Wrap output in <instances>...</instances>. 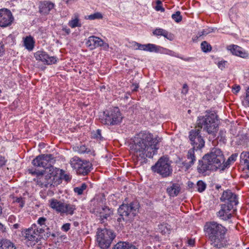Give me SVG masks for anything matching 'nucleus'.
Returning <instances> with one entry per match:
<instances>
[{
	"label": "nucleus",
	"mask_w": 249,
	"mask_h": 249,
	"mask_svg": "<svg viewBox=\"0 0 249 249\" xmlns=\"http://www.w3.org/2000/svg\"><path fill=\"white\" fill-rule=\"evenodd\" d=\"M159 141L153 138L152 134L142 131L136 134L129 144L131 152L137 158L145 159L152 158L159 149Z\"/></svg>",
	"instance_id": "nucleus-1"
},
{
	"label": "nucleus",
	"mask_w": 249,
	"mask_h": 249,
	"mask_svg": "<svg viewBox=\"0 0 249 249\" xmlns=\"http://www.w3.org/2000/svg\"><path fill=\"white\" fill-rule=\"evenodd\" d=\"M97 241L102 249H109L116 237L114 232L107 228L98 229L97 231Z\"/></svg>",
	"instance_id": "nucleus-7"
},
{
	"label": "nucleus",
	"mask_w": 249,
	"mask_h": 249,
	"mask_svg": "<svg viewBox=\"0 0 249 249\" xmlns=\"http://www.w3.org/2000/svg\"><path fill=\"white\" fill-rule=\"evenodd\" d=\"M71 224L69 223L64 224L61 228L63 231H68L70 229Z\"/></svg>",
	"instance_id": "nucleus-47"
},
{
	"label": "nucleus",
	"mask_w": 249,
	"mask_h": 249,
	"mask_svg": "<svg viewBox=\"0 0 249 249\" xmlns=\"http://www.w3.org/2000/svg\"><path fill=\"white\" fill-rule=\"evenodd\" d=\"M36 60L41 61L44 64L52 65L55 64L57 61L56 56H50L49 54L44 51H38L34 54Z\"/></svg>",
	"instance_id": "nucleus-20"
},
{
	"label": "nucleus",
	"mask_w": 249,
	"mask_h": 249,
	"mask_svg": "<svg viewBox=\"0 0 249 249\" xmlns=\"http://www.w3.org/2000/svg\"><path fill=\"white\" fill-rule=\"evenodd\" d=\"M228 49L231 53L234 55L239 56L243 58H247L249 57L248 52L243 48L236 45H231L228 47Z\"/></svg>",
	"instance_id": "nucleus-22"
},
{
	"label": "nucleus",
	"mask_w": 249,
	"mask_h": 249,
	"mask_svg": "<svg viewBox=\"0 0 249 249\" xmlns=\"http://www.w3.org/2000/svg\"><path fill=\"white\" fill-rule=\"evenodd\" d=\"M65 180H69L70 179H69V176H68V175H65Z\"/></svg>",
	"instance_id": "nucleus-60"
},
{
	"label": "nucleus",
	"mask_w": 249,
	"mask_h": 249,
	"mask_svg": "<svg viewBox=\"0 0 249 249\" xmlns=\"http://www.w3.org/2000/svg\"><path fill=\"white\" fill-rule=\"evenodd\" d=\"M162 36H163L165 38L171 41L173 40L174 39L173 35L171 33H169L166 30H165Z\"/></svg>",
	"instance_id": "nucleus-42"
},
{
	"label": "nucleus",
	"mask_w": 249,
	"mask_h": 249,
	"mask_svg": "<svg viewBox=\"0 0 249 249\" xmlns=\"http://www.w3.org/2000/svg\"><path fill=\"white\" fill-rule=\"evenodd\" d=\"M68 24L72 28H74L77 27H80L82 24L80 22L78 15L75 14L74 18H72L71 20H70L69 21Z\"/></svg>",
	"instance_id": "nucleus-30"
},
{
	"label": "nucleus",
	"mask_w": 249,
	"mask_h": 249,
	"mask_svg": "<svg viewBox=\"0 0 249 249\" xmlns=\"http://www.w3.org/2000/svg\"><path fill=\"white\" fill-rule=\"evenodd\" d=\"M217 115L213 111L206 112L205 116L198 117L197 125L201 129L203 128L208 134L215 136V133L218 126Z\"/></svg>",
	"instance_id": "nucleus-5"
},
{
	"label": "nucleus",
	"mask_w": 249,
	"mask_h": 249,
	"mask_svg": "<svg viewBox=\"0 0 249 249\" xmlns=\"http://www.w3.org/2000/svg\"><path fill=\"white\" fill-rule=\"evenodd\" d=\"M48 231V232H47V237H49L50 235H51L53 237H55V233H51L50 231Z\"/></svg>",
	"instance_id": "nucleus-58"
},
{
	"label": "nucleus",
	"mask_w": 249,
	"mask_h": 249,
	"mask_svg": "<svg viewBox=\"0 0 249 249\" xmlns=\"http://www.w3.org/2000/svg\"><path fill=\"white\" fill-rule=\"evenodd\" d=\"M92 138L95 139L97 140H102L103 139V137L101 135V129H97L96 131H93L91 133Z\"/></svg>",
	"instance_id": "nucleus-34"
},
{
	"label": "nucleus",
	"mask_w": 249,
	"mask_h": 249,
	"mask_svg": "<svg viewBox=\"0 0 249 249\" xmlns=\"http://www.w3.org/2000/svg\"><path fill=\"white\" fill-rule=\"evenodd\" d=\"M180 186L178 183H173L171 186L167 188V192L170 196H177L180 191Z\"/></svg>",
	"instance_id": "nucleus-24"
},
{
	"label": "nucleus",
	"mask_w": 249,
	"mask_h": 249,
	"mask_svg": "<svg viewBox=\"0 0 249 249\" xmlns=\"http://www.w3.org/2000/svg\"><path fill=\"white\" fill-rule=\"evenodd\" d=\"M241 89L240 86L239 85H234V87L232 88V91L233 93L237 94L240 91Z\"/></svg>",
	"instance_id": "nucleus-48"
},
{
	"label": "nucleus",
	"mask_w": 249,
	"mask_h": 249,
	"mask_svg": "<svg viewBox=\"0 0 249 249\" xmlns=\"http://www.w3.org/2000/svg\"><path fill=\"white\" fill-rule=\"evenodd\" d=\"M16 202L18 203L19 204V207L22 208L23 207L24 205V201L23 200V198L21 197H17L15 201Z\"/></svg>",
	"instance_id": "nucleus-45"
},
{
	"label": "nucleus",
	"mask_w": 249,
	"mask_h": 249,
	"mask_svg": "<svg viewBox=\"0 0 249 249\" xmlns=\"http://www.w3.org/2000/svg\"><path fill=\"white\" fill-rule=\"evenodd\" d=\"M188 92V86L186 84H184L181 90V93L186 94Z\"/></svg>",
	"instance_id": "nucleus-49"
},
{
	"label": "nucleus",
	"mask_w": 249,
	"mask_h": 249,
	"mask_svg": "<svg viewBox=\"0 0 249 249\" xmlns=\"http://www.w3.org/2000/svg\"><path fill=\"white\" fill-rule=\"evenodd\" d=\"M86 45L91 50L99 47H103L105 49H107L109 48V45L107 43H105L100 37L94 36L88 37V40L86 42Z\"/></svg>",
	"instance_id": "nucleus-19"
},
{
	"label": "nucleus",
	"mask_w": 249,
	"mask_h": 249,
	"mask_svg": "<svg viewBox=\"0 0 249 249\" xmlns=\"http://www.w3.org/2000/svg\"><path fill=\"white\" fill-rule=\"evenodd\" d=\"M54 157L52 154H42L37 156L32 160V164L35 167H42V170L39 171L36 169H31L30 173L32 175H36L34 179L37 185L42 188H47L53 185V179L52 177L47 175L44 176V169L53 168L52 163L53 162Z\"/></svg>",
	"instance_id": "nucleus-2"
},
{
	"label": "nucleus",
	"mask_w": 249,
	"mask_h": 249,
	"mask_svg": "<svg viewBox=\"0 0 249 249\" xmlns=\"http://www.w3.org/2000/svg\"><path fill=\"white\" fill-rule=\"evenodd\" d=\"M211 31L207 32V31H205V30H203V31H202L201 32H199L198 33V36L200 37L202 36L207 35Z\"/></svg>",
	"instance_id": "nucleus-54"
},
{
	"label": "nucleus",
	"mask_w": 249,
	"mask_h": 249,
	"mask_svg": "<svg viewBox=\"0 0 249 249\" xmlns=\"http://www.w3.org/2000/svg\"><path fill=\"white\" fill-rule=\"evenodd\" d=\"M178 58H179L183 60H184L185 61H192V59H193V57H187V58H184L182 56H180L179 55H178V57H177Z\"/></svg>",
	"instance_id": "nucleus-53"
},
{
	"label": "nucleus",
	"mask_w": 249,
	"mask_h": 249,
	"mask_svg": "<svg viewBox=\"0 0 249 249\" xmlns=\"http://www.w3.org/2000/svg\"><path fill=\"white\" fill-rule=\"evenodd\" d=\"M188 244L191 246H194L195 244V240L193 239H190L188 241Z\"/></svg>",
	"instance_id": "nucleus-55"
},
{
	"label": "nucleus",
	"mask_w": 249,
	"mask_h": 249,
	"mask_svg": "<svg viewBox=\"0 0 249 249\" xmlns=\"http://www.w3.org/2000/svg\"><path fill=\"white\" fill-rule=\"evenodd\" d=\"M23 43L25 48L29 51H31L34 48L35 41L34 38L29 36L24 38Z\"/></svg>",
	"instance_id": "nucleus-25"
},
{
	"label": "nucleus",
	"mask_w": 249,
	"mask_h": 249,
	"mask_svg": "<svg viewBox=\"0 0 249 249\" xmlns=\"http://www.w3.org/2000/svg\"><path fill=\"white\" fill-rule=\"evenodd\" d=\"M7 161L5 157L0 155V168L5 165Z\"/></svg>",
	"instance_id": "nucleus-46"
},
{
	"label": "nucleus",
	"mask_w": 249,
	"mask_h": 249,
	"mask_svg": "<svg viewBox=\"0 0 249 249\" xmlns=\"http://www.w3.org/2000/svg\"><path fill=\"white\" fill-rule=\"evenodd\" d=\"M155 9L157 11L164 12L165 9L162 6V2L160 0H157Z\"/></svg>",
	"instance_id": "nucleus-40"
},
{
	"label": "nucleus",
	"mask_w": 249,
	"mask_h": 249,
	"mask_svg": "<svg viewBox=\"0 0 249 249\" xmlns=\"http://www.w3.org/2000/svg\"><path fill=\"white\" fill-rule=\"evenodd\" d=\"M124 98H126V99H128V96L126 95L124 96Z\"/></svg>",
	"instance_id": "nucleus-63"
},
{
	"label": "nucleus",
	"mask_w": 249,
	"mask_h": 249,
	"mask_svg": "<svg viewBox=\"0 0 249 249\" xmlns=\"http://www.w3.org/2000/svg\"><path fill=\"white\" fill-rule=\"evenodd\" d=\"M220 199L221 202L225 203L221 205V209L217 213V216L223 220H228L232 217L230 212L238 203V196L231 190H227L223 192Z\"/></svg>",
	"instance_id": "nucleus-4"
},
{
	"label": "nucleus",
	"mask_w": 249,
	"mask_h": 249,
	"mask_svg": "<svg viewBox=\"0 0 249 249\" xmlns=\"http://www.w3.org/2000/svg\"><path fill=\"white\" fill-rule=\"evenodd\" d=\"M87 185L86 183H83L80 186L74 188L73 191L78 195H81L83 194L84 191L86 190Z\"/></svg>",
	"instance_id": "nucleus-32"
},
{
	"label": "nucleus",
	"mask_w": 249,
	"mask_h": 249,
	"mask_svg": "<svg viewBox=\"0 0 249 249\" xmlns=\"http://www.w3.org/2000/svg\"><path fill=\"white\" fill-rule=\"evenodd\" d=\"M245 167L249 170V160L248 161H245V163H244Z\"/></svg>",
	"instance_id": "nucleus-59"
},
{
	"label": "nucleus",
	"mask_w": 249,
	"mask_h": 249,
	"mask_svg": "<svg viewBox=\"0 0 249 249\" xmlns=\"http://www.w3.org/2000/svg\"><path fill=\"white\" fill-rule=\"evenodd\" d=\"M122 221H125L126 223H130L132 221L131 219H129L124 216L120 215L119 217L117 218V222L120 223Z\"/></svg>",
	"instance_id": "nucleus-43"
},
{
	"label": "nucleus",
	"mask_w": 249,
	"mask_h": 249,
	"mask_svg": "<svg viewBox=\"0 0 249 249\" xmlns=\"http://www.w3.org/2000/svg\"><path fill=\"white\" fill-rule=\"evenodd\" d=\"M70 164L77 174L83 176L87 175L90 171L92 167L89 161L82 160L76 156L71 159Z\"/></svg>",
	"instance_id": "nucleus-12"
},
{
	"label": "nucleus",
	"mask_w": 249,
	"mask_h": 249,
	"mask_svg": "<svg viewBox=\"0 0 249 249\" xmlns=\"http://www.w3.org/2000/svg\"><path fill=\"white\" fill-rule=\"evenodd\" d=\"M113 249H138L136 247L132 244L125 242H120L117 243L114 247Z\"/></svg>",
	"instance_id": "nucleus-26"
},
{
	"label": "nucleus",
	"mask_w": 249,
	"mask_h": 249,
	"mask_svg": "<svg viewBox=\"0 0 249 249\" xmlns=\"http://www.w3.org/2000/svg\"><path fill=\"white\" fill-rule=\"evenodd\" d=\"M62 30L64 31L67 35H69L71 33V30L67 27H63Z\"/></svg>",
	"instance_id": "nucleus-56"
},
{
	"label": "nucleus",
	"mask_w": 249,
	"mask_h": 249,
	"mask_svg": "<svg viewBox=\"0 0 249 249\" xmlns=\"http://www.w3.org/2000/svg\"><path fill=\"white\" fill-rule=\"evenodd\" d=\"M172 18L177 23L180 22L182 19V16L179 11H177L174 14H172Z\"/></svg>",
	"instance_id": "nucleus-36"
},
{
	"label": "nucleus",
	"mask_w": 249,
	"mask_h": 249,
	"mask_svg": "<svg viewBox=\"0 0 249 249\" xmlns=\"http://www.w3.org/2000/svg\"><path fill=\"white\" fill-rule=\"evenodd\" d=\"M135 46L137 47L136 49L140 50L149 52H154L156 53H160L175 57H178V54L176 53L174 51L159 46H157L154 44L148 43L146 44H141L140 43L135 42Z\"/></svg>",
	"instance_id": "nucleus-13"
},
{
	"label": "nucleus",
	"mask_w": 249,
	"mask_h": 249,
	"mask_svg": "<svg viewBox=\"0 0 249 249\" xmlns=\"http://www.w3.org/2000/svg\"><path fill=\"white\" fill-rule=\"evenodd\" d=\"M245 101L249 105V86L246 91V96L245 98Z\"/></svg>",
	"instance_id": "nucleus-52"
},
{
	"label": "nucleus",
	"mask_w": 249,
	"mask_h": 249,
	"mask_svg": "<svg viewBox=\"0 0 249 249\" xmlns=\"http://www.w3.org/2000/svg\"><path fill=\"white\" fill-rule=\"evenodd\" d=\"M14 18L11 11L7 8L0 9V27H6L11 25Z\"/></svg>",
	"instance_id": "nucleus-18"
},
{
	"label": "nucleus",
	"mask_w": 249,
	"mask_h": 249,
	"mask_svg": "<svg viewBox=\"0 0 249 249\" xmlns=\"http://www.w3.org/2000/svg\"><path fill=\"white\" fill-rule=\"evenodd\" d=\"M139 207L137 201H133L129 204L123 203L118 208V213L119 215L124 216L132 221Z\"/></svg>",
	"instance_id": "nucleus-14"
},
{
	"label": "nucleus",
	"mask_w": 249,
	"mask_h": 249,
	"mask_svg": "<svg viewBox=\"0 0 249 249\" xmlns=\"http://www.w3.org/2000/svg\"><path fill=\"white\" fill-rule=\"evenodd\" d=\"M103 18L102 15L99 12H96L93 14H91L88 16V19L90 20H94L95 19H101Z\"/></svg>",
	"instance_id": "nucleus-37"
},
{
	"label": "nucleus",
	"mask_w": 249,
	"mask_h": 249,
	"mask_svg": "<svg viewBox=\"0 0 249 249\" xmlns=\"http://www.w3.org/2000/svg\"><path fill=\"white\" fill-rule=\"evenodd\" d=\"M204 231L213 247L220 249L226 246L225 236L227 229L225 227L216 222L211 221L205 224Z\"/></svg>",
	"instance_id": "nucleus-3"
},
{
	"label": "nucleus",
	"mask_w": 249,
	"mask_h": 249,
	"mask_svg": "<svg viewBox=\"0 0 249 249\" xmlns=\"http://www.w3.org/2000/svg\"><path fill=\"white\" fill-rule=\"evenodd\" d=\"M93 213L96 215L101 223H104L111 215H113V211L111 208L107 206H102L100 204H98V205L93 209Z\"/></svg>",
	"instance_id": "nucleus-15"
},
{
	"label": "nucleus",
	"mask_w": 249,
	"mask_h": 249,
	"mask_svg": "<svg viewBox=\"0 0 249 249\" xmlns=\"http://www.w3.org/2000/svg\"><path fill=\"white\" fill-rule=\"evenodd\" d=\"M131 87L133 88L132 90L133 91H136L139 87V84L135 83L132 84Z\"/></svg>",
	"instance_id": "nucleus-50"
},
{
	"label": "nucleus",
	"mask_w": 249,
	"mask_h": 249,
	"mask_svg": "<svg viewBox=\"0 0 249 249\" xmlns=\"http://www.w3.org/2000/svg\"><path fill=\"white\" fill-rule=\"evenodd\" d=\"M211 162L205 154L201 159L198 160L196 170L199 174L206 175L209 171H216Z\"/></svg>",
	"instance_id": "nucleus-17"
},
{
	"label": "nucleus",
	"mask_w": 249,
	"mask_h": 249,
	"mask_svg": "<svg viewBox=\"0 0 249 249\" xmlns=\"http://www.w3.org/2000/svg\"><path fill=\"white\" fill-rule=\"evenodd\" d=\"M146 249H151V248L149 247H147Z\"/></svg>",
	"instance_id": "nucleus-64"
},
{
	"label": "nucleus",
	"mask_w": 249,
	"mask_h": 249,
	"mask_svg": "<svg viewBox=\"0 0 249 249\" xmlns=\"http://www.w3.org/2000/svg\"><path fill=\"white\" fill-rule=\"evenodd\" d=\"M54 6L55 4L49 0L40 1L39 4V11L41 14L47 15Z\"/></svg>",
	"instance_id": "nucleus-23"
},
{
	"label": "nucleus",
	"mask_w": 249,
	"mask_h": 249,
	"mask_svg": "<svg viewBox=\"0 0 249 249\" xmlns=\"http://www.w3.org/2000/svg\"><path fill=\"white\" fill-rule=\"evenodd\" d=\"M151 169L153 172L159 174L162 178L171 176L173 172L168 159L164 157H161L155 164L151 167Z\"/></svg>",
	"instance_id": "nucleus-10"
},
{
	"label": "nucleus",
	"mask_w": 249,
	"mask_h": 249,
	"mask_svg": "<svg viewBox=\"0 0 249 249\" xmlns=\"http://www.w3.org/2000/svg\"><path fill=\"white\" fill-rule=\"evenodd\" d=\"M122 119L120 109L117 107H114L104 111L101 122L108 125H116L121 123Z\"/></svg>",
	"instance_id": "nucleus-8"
},
{
	"label": "nucleus",
	"mask_w": 249,
	"mask_h": 249,
	"mask_svg": "<svg viewBox=\"0 0 249 249\" xmlns=\"http://www.w3.org/2000/svg\"><path fill=\"white\" fill-rule=\"evenodd\" d=\"M42 228H37V225L33 224L30 228L26 229L23 233L28 246H32L37 243L41 238L40 234L43 233Z\"/></svg>",
	"instance_id": "nucleus-11"
},
{
	"label": "nucleus",
	"mask_w": 249,
	"mask_h": 249,
	"mask_svg": "<svg viewBox=\"0 0 249 249\" xmlns=\"http://www.w3.org/2000/svg\"><path fill=\"white\" fill-rule=\"evenodd\" d=\"M195 150H196V149H195V148H190L188 151L186 155L187 159L190 160V161L189 162H187L186 160L183 161L181 163L182 167H184L185 171L189 169L194 164L196 161Z\"/></svg>",
	"instance_id": "nucleus-21"
},
{
	"label": "nucleus",
	"mask_w": 249,
	"mask_h": 249,
	"mask_svg": "<svg viewBox=\"0 0 249 249\" xmlns=\"http://www.w3.org/2000/svg\"><path fill=\"white\" fill-rule=\"evenodd\" d=\"M6 228L4 225L0 222V231L4 232L5 231Z\"/></svg>",
	"instance_id": "nucleus-57"
},
{
	"label": "nucleus",
	"mask_w": 249,
	"mask_h": 249,
	"mask_svg": "<svg viewBox=\"0 0 249 249\" xmlns=\"http://www.w3.org/2000/svg\"><path fill=\"white\" fill-rule=\"evenodd\" d=\"M47 218L44 217H40L37 220V224L39 225V227H37V228H42L43 232H45V230L47 231H49L50 230L49 228L47 226Z\"/></svg>",
	"instance_id": "nucleus-29"
},
{
	"label": "nucleus",
	"mask_w": 249,
	"mask_h": 249,
	"mask_svg": "<svg viewBox=\"0 0 249 249\" xmlns=\"http://www.w3.org/2000/svg\"><path fill=\"white\" fill-rule=\"evenodd\" d=\"M201 48L204 53L209 52L212 50L211 46L206 41H204L201 43Z\"/></svg>",
	"instance_id": "nucleus-33"
},
{
	"label": "nucleus",
	"mask_w": 249,
	"mask_h": 249,
	"mask_svg": "<svg viewBox=\"0 0 249 249\" xmlns=\"http://www.w3.org/2000/svg\"><path fill=\"white\" fill-rule=\"evenodd\" d=\"M217 138L220 141H222L223 142L226 141V131L224 130H221L218 133Z\"/></svg>",
	"instance_id": "nucleus-38"
},
{
	"label": "nucleus",
	"mask_w": 249,
	"mask_h": 249,
	"mask_svg": "<svg viewBox=\"0 0 249 249\" xmlns=\"http://www.w3.org/2000/svg\"><path fill=\"white\" fill-rule=\"evenodd\" d=\"M193 185H194V183H192V182H191L190 184H189V185H189V186H190V187H192Z\"/></svg>",
	"instance_id": "nucleus-62"
},
{
	"label": "nucleus",
	"mask_w": 249,
	"mask_h": 249,
	"mask_svg": "<svg viewBox=\"0 0 249 249\" xmlns=\"http://www.w3.org/2000/svg\"><path fill=\"white\" fill-rule=\"evenodd\" d=\"M50 207L60 215L72 216L76 210V206L73 203L65 202L64 200H59L52 198L49 200Z\"/></svg>",
	"instance_id": "nucleus-6"
},
{
	"label": "nucleus",
	"mask_w": 249,
	"mask_h": 249,
	"mask_svg": "<svg viewBox=\"0 0 249 249\" xmlns=\"http://www.w3.org/2000/svg\"><path fill=\"white\" fill-rule=\"evenodd\" d=\"M237 156V154H233L229 157L227 161L225 160L223 165V171H224L226 168L229 167L231 162H233L236 160Z\"/></svg>",
	"instance_id": "nucleus-28"
},
{
	"label": "nucleus",
	"mask_w": 249,
	"mask_h": 249,
	"mask_svg": "<svg viewBox=\"0 0 249 249\" xmlns=\"http://www.w3.org/2000/svg\"><path fill=\"white\" fill-rule=\"evenodd\" d=\"M0 249H16V248L10 241L2 239L0 242Z\"/></svg>",
	"instance_id": "nucleus-27"
},
{
	"label": "nucleus",
	"mask_w": 249,
	"mask_h": 249,
	"mask_svg": "<svg viewBox=\"0 0 249 249\" xmlns=\"http://www.w3.org/2000/svg\"><path fill=\"white\" fill-rule=\"evenodd\" d=\"M73 149L75 151L81 154L89 153L90 151V149L88 148L85 145L83 144L76 146Z\"/></svg>",
	"instance_id": "nucleus-31"
},
{
	"label": "nucleus",
	"mask_w": 249,
	"mask_h": 249,
	"mask_svg": "<svg viewBox=\"0 0 249 249\" xmlns=\"http://www.w3.org/2000/svg\"><path fill=\"white\" fill-rule=\"evenodd\" d=\"M215 171H223V162L226 160L223 151L217 147H213L210 151L205 154Z\"/></svg>",
	"instance_id": "nucleus-9"
},
{
	"label": "nucleus",
	"mask_w": 249,
	"mask_h": 249,
	"mask_svg": "<svg viewBox=\"0 0 249 249\" xmlns=\"http://www.w3.org/2000/svg\"><path fill=\"white\" fill-rule=\"evenodd\" d=\"M201 130L192 129L189 132V139L191 144L193 146V148L201 149L205 145V141L201 135Z\"/></svg>",
	"instance_id": "nucleus-16"
},
{
	"label": "nucleus",
	"mask_w": 249,
	"mask_h": 249,
	"mask_svg": "<svg viewBox=\"0 0 249 249\" xmlns=\"http://www.w3.org/2000/svg\"><path fill=\"white\" fill-rule=\"evenodd\" d=\"M228 64V62L226 61H221L218 63V67L221 70L224 69Z\"/></svg>",
	"instance_id": "nucleus-44"
},
{
	"label": "nucleus",
	"mask_w": 249,
	"mask_h": 249,
	"mask_svg": "<svg viewBox=\"0 0 249 249\" xmlns=\"http://www.w3.org/2000/svg\"><path fill=\"white\" fill-rule=\"evenodd\" d=\"M240 159L241 161H243L244 163L245 161L249 160V152H243L240 155Z\"/></svg>",
	"instance_id": "nucleus-39"
},
{
	"label": "nucleus",
	"mask_w": 249,
	"mask_h": 249,
	"mask_svg": "<svg viewBox=\"0 0 249 249\" xmlns=\"http://www.w3.org/2000/svg\"><path fill=\"white\" fill-rule=\"evenodd\" d=\"M197 190L200 193L203 192L206 188V183L202 180H199L197 181Z\"/></svg>",
	"instance_id": "nucleus-35"
},
{
	"label": "nucleus",
	"mask_w": 249,
	"mask_h": 249,
	"mask_svg": "<svg viewBox=\"0 0 249 249\" xmlns=\"http://www.w3.org/2000/svg\"><path fill=\"white\" fill-rule=\"evenodd\" d=\"M4 52V45L2 43L0 42V56L3 54Z\"/></svg>",
	"instance_id": "nucleus-51"
},
{
	"label": "nucleus",
	"mask_w": 249,
	"mask_h": 249,
	"mask_svg": "<svg viewBox=\"0 0 249 249\" xmlns=\"http://www.w3.org/2000/svg\"><path fill=\"white\" fill-rule=\"evenodd\" d=\"M14 227L15 228H18V224H15L14 225Z\"/></svg>",
	"instance_id": "nucleus-61"
},
{
	"label": "nucleus",
	"mask_w": 249,
	"mask_h": 249,
	"mask_svg": "<svg viewBox=\"0 0 249 249\" xmlns=\"http://www.w3.org/2000/svg\"><path fill=\"white\" fill-rule=\"evenodd\" d=\"M165 30L161 28H157L153 32V34L157 36H162Z\"/></svg>",
	"instance_id": "nucleus-41"
}]
</instances>
